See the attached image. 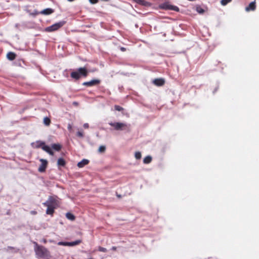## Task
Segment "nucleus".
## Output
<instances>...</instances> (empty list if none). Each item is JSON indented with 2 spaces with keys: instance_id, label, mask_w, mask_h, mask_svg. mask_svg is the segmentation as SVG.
I'll list each match as a JSON object with an SVG mask.
<instances>
[{
  "instance_id": "dca6fc26",
  "label": "nucleus",
  "mask_w": 259,
  "mask_h": 259,
  "mask_svg": "<svg viewBox=\"0 0 259 259\" xmlns=\"http://www.w3.org/2000/svg\"><path fill=\"white\" fill-rule=\"evenodd\" d=\"M57 164L58 166H63L65 164V161L63 158H60L58 159Z\"/></svg>"
},
{
  "instance_id": "bb28decb",
  "label": "nucleus",
  "mask_w": 259,
  "mask_h": 259,
  "mask_svg": "<svg viewBox=\"0 0 259 259\" xmlns=\"http://www.w3.org/2000/svg\"><path fill=\"white\" fill-rule=\"evenodd\" d=\"M196 10L199 14H202L204 12V10L200 7H197Z\"/></svg>"
},
{
  "instance_id": "1a4fd4ad",
  "label": "nucleus",
  "mask_w": 259,
  "mask_h": 259,
  "mask_svg": "<svg viewBox=\"0 0 259 259\" xmlns=\"http://www.w3.org/2000/svg\"><path fill=\"white\" fill-rule=\"evenodd\" d=\"M100 81L99 79H93L89 81L84 82L82 85L85 86L92 87L100 83Z\"/></svg>"
},
{
  "instance_id": "4468645a",
  "label": "nucleus",
  "mask_w": 259,
  "mask_h": 259,
  "mask_svg": "<svg viewBox=\"0 0 259 259\" xmlns=\"http://www.w3.org/2000/svg\"><path fill=\"white\" fill-rule=\"evenodd\" d=\"M53 12V11L52 9L48 8L43 10L42 11H41L40 13L44 15H49L52 14Z\"/></svg>"
},
{
  "instance_id": "ddd939ff",
  "label": "nucleus",
  "mask_w": 259,
  "mask_h": 259,
  "mask_svg": "<svg viewBox=\"0 0 259 259\" xmlns=\"http://www.w3.org/2000/svg\"><path fill=\"white\" fill-rule=\"evenodd\" d=\"M47 207L46 213L48 214H52L54 213V209L55 207L51 206V205H46Z\"/></svg>"
},
{
  "instance_id": "39448f33",
  "label": "nucleus",
  "mask_w": 259,
  "mask_h": 259,
  "mask_svg": "<svg viewBox=\"0 0 259 259\" xmlns=\"http://www.w3.org/2000/svg\"><path fill=\"white\" fill-rule=\"evenodd\" d=\"M43 204L44 205H51V206L56 207L57 206V202L55 197H50Z\"/></svg>"
},
{
  "instance_id": "72a5a7b5",
  "label": "nucleus",
  "mask_w": 259,
  "mask_h": 259,
  "mask_svg": "<svg viewBox=\"0 0 259 259\" xmlns=\"http://www.w3.org/2000/svg\"><path fill=\"white\" fill-rule=\"evenodd\" d=\"M116 247H112V248H111V249H112V250H116Z\"/></svg>"
},
{
  "instance_id": "6e6552de",
  "label": "nucleus",
  "mask_w": 259,
  "mask_h": 259,
  "mask_svg": "<svg viewBox=\"0 0 259 259\" xmlns=\"http://www.w3.org/2000/svg\"><path fill=\"white\" fill-rule=\"evenodd\" d=\"M37 143L38 144L37 147H41L42 149L47 153L51 149L49 146L46 145L44 142L38 141Z\"/></svg>"
},
{
  "instance_id": "c85d7f7f",
  "label": "nucleus",
  "mask_w": 259,
  "mask_h": 259,
  "mask_svg": "<svg viewBox=\"0 0 259 259\" xmlns=\"http://www.w3.org/2000/svg\"><path fill=\"white\" fill-rule=\"evenodd\" d=\"M77 136L79 137H81V138H82L83 137L82 132H80V131H79L77 133Z\"/></svg>"
},
{
  "instance_id": "9d476101",
  "label": "nucleus",
  "mask_w": 259,
  "mask_h": 259,
  "mask_svg": "<svg viewBox=\"0 0 259 259\" xmlns=\"http://www.w3.org/2000/svg\"><path fill=\"white\" fill-rule=\"evenodd\" d=\"M255 9V5L254 2H251L249 5L245 8V11L249 12L250 11H253Z\"/></svg>"
},
{
  "instance_id": "393cba45",
  "label": "nucleus",
  "mask_w": 259,
  "mask_h": 259,
  "mask_svg": "<svg viewBox=\"0 0 259 259\" xmlns=\"http://www.w3.org/2000/svg\"><path fill=\"white\" fill-rule=\"evenodd\" d=\"M114 109H115V110H117V111H122L123 110V108L121 107H120V106H119L118 105H115L114 106Z\"/></svg>"
},
{
  "instance_id": "2eb2a0df",
  "label": "nucleus",
  "mask_w": 259,
  "mask_h": 259,
  "mask_svg": "<svg viewBox=\"0 0 259 259\" xmlns=\"http://www.w3.org/2000/svg\"><path fill=\"white\" fill-rule=\"evenodd\" d=\"M7 58L10 60H13L15 59L16 55L12 52H9L7 55Z\"/></svg>"
},
{
  "instance_id": "c756f323",
  "label": "nucleus",
  "mask_w": 259,
  "mask_h": 259,
  "mask_svg": "<svg viewBox=\"0 0 259 259\" xmlns=\"http://www.w3.org/2000/svg\"><path fill=\"white\" fill-rule=\"evenodd\" d=\"M90 3L92 4H96L97 3L98 0H89Z\"/></svg>"
},
{
  "instance_id": "7ed1b4c3",
  "label": "nucleus",
  "mask_w": 259,
  "mask_h": 259,
  "mask_svg": "<svg viewBox=\"0 0 259 259\" xmlns=\"http://www.w3.org/2000/svg\"><path fill=\"white\" fill-rule=\"evenodd\" d=\"M108 124L114 127V129L116 131H122L125 129L127 125L125 123L119 122H110Z\"/></svg>"
},
{
  "instance_id": "6ab92c4d",
  "label": "nucleus",
  "mask_w": 259,
  "mask_h": 259,
  "mask_svg": "<svg viewBox=\"0 0 259 259\" xmlns=\"http://www.w3.org/2000/svg\"><path fill=\"white\" fill-rule=\"evenodd\" d=\"M152 160V157L150 156H147L144 158L143 162L145 164H148L151 162Z\"/></svg>"
},
{
  "instance_id": "f257e3e1",
  "label": "nucleus",
  "mask_w": 259,
  "mask_h": 259,
  "mask_svg": "<svg viewBox=\"0 0 259 259\" xmlns=\"http://www.w3.org/2000/svg\"><path fill=\"white\" fill-rule=\"evenodd\" d=\"M88 75V71L85 68L80 67L76 70L71 72V77L75 79H78L81 76H87Z\"/></svg>"
},
{
  "instance_id": "2f4dec72",
  "label": "nucleus",
  "mask_w": 259,
  "mask_h": 259,
  "mask_svg": "<svg viewBox=\"0 0 259 259\" xmlns=\"http://www.w3.org/2000/svg\"><path fill=\"white\" fill-rule=\"evenodd\" d=\"M83 127L84 128H88L89 127V124L87 123H85L83 124Z\"/></svg>"
},
{
  "instance_id": "cd10ccee",
  "label": "nucleus",
  "mask_w": 259,
  "mask_h": 259,
  "mask_svg": "<svg viewBox=\"0 0 259 259\" xmlns=\"http://www.w3.org/2000/svg\"><path fill=\"white\" fill-rule=\"evenodd\" d=\"M58 244L59 245L68 246V242H59Z\"/></svg>"
},
{
  "instance_id": "aec40b11",
  "label": "nucleus",
  "mask_w": 259,
  "mask_h": 259,
  "mask_svg": "<svg viewBox=\"0 0 259 259\" xmlns=\"http://www.w3.org/2000/svg\"><path fill=\"white\" fill-rule=\"evenodd\" d=\"M66 217L68 220H71V221H73L75 219L74 215L70 212H67L66 214Z\"/></svg>"
},
{
  "instance_id": "f3484780",
  "label": "nucleus",
  "mask_w": 259,
  "mask_h": 259,
  "mask_svg": "<svg viewBox=\"0 0 259 259\" xmlns=\"http://www.w3.org/2000/svg\"><path fill=\"white\" fill-rule=\"evenodd\" d=\"M80 242H81L80 240H77L75 241L68 242V246H75V245H76L79 244Z\"/></svg>"
},
{
  "instance_id": "4be33fe9",
  "label": "nucleus",
  "mask_w": 259,
  "mask_h": 259,
  "mask_svg": "<svg viewBox=\"0 0 259 259\" xmlns=\"http://www.w3.org/2000/svg\"><path fill=\"white\" fill-rule=\"evenodd\" d=\"M106 150V147L105 146H100L98 149L99 153H104Z\"/></svg>"
},
{
  "instance_id": "f704fd0d",
  "label": "nucleus",
  "mask_w": 259,
  "mask_h": 259,
  "mask_svg": "<svg viewBox=\"0 0 259 259\" xmlns=\"http://www.w3.org/2000/svg\"><path fill=\"white\" fill-rule=\"evenodd\" d=\"M125 50V48H121V51H124Z\"/></svg>"
},
{
  "instance_id": "412c9836",
  "label": "nucleus",
  "mask_w": 259,
  "mask_h": 259,
  "mask_svg": "<svg viewBox=\"0 0 259 259\" xmlns=\"http://www.w3.org/2000/svg\"><path fill=\"white\" fill-rule=\"evenodd\" d=\"M51 123V120L49 118L46 117L44 118V123L47 126L50 125Z\"/></svg>"
},
{
  "instance_id": "7c9ffc66",
  "label": "nucleus",
  "mask_w": 259,
  "mask_h": 259,
  "mask_svg": "<svg viewBox=\"0 0 259 259\" xmlns=\"http://www.w3.org/2000/svg\"><path fill=\"white\" fill-rule=\"evenodd\" d=\"M48 153H49L51 155H54V152L52 151L51 149L48 152Z\"/></svg>"
},
{
  "instance_id": "473e14b6",
  "label": "nucleus",
  "mask_w": 259,
  "mask_h": 259,
  "mask_svg": "<svg viewBox=\"0 0 259 259\" xmlns=\"http://www.w3.org/2000/svg\"><path fill=\"white\" fill-rule=\"evenodd\" d=\"M68 128L69 130H71V126L70 124H69L68 126Z\"/></svg>"
},
{
  "instance_id": "0eeeda50",
  "label": "nucleus",
  "mask_w": 259,
  "mask_h": 259,
  "mask_svg": "<svg viewBox=\"0 0 259 259\" xmlns=\"http://www.w3.org/2000/svg\"><path fill=\"white\" fill-rule=\"evenodd\" d=\"M161 8L165 10H171L178 12L179 9L178 7L169 5L168 4H164L162 5Z\"/></svg>"
},
{
  "instance_id": "20e7f679",
  "label": "nucleus",
  "mask_w": 259,
  "mask_h": 259,
  "mask_svg": "<svg viewBox=\"0 0 259 259\" xmlns=\"http://www.w3.org/2000/svg\"><path fill=\"white\" fill-rule=\"evenodd\" d=\"M64 24V21H60L46 28V31L48 32H52L58 30Z\"/></svg>"
},
{
  "instance_id": "9b49d317",
  "label": "nucleus",
  "mask_w": 259,
  "mask_h": 259,
  "mask_svg": "<svg viewBox=\"0 0 259 259\" xmlns=\"http://www.w3.org/2000/svg\"><path fill=\"white\" fill-rule=\"evenodd\" d=\"M89 162V161L88 159H83L77 163V166L80 168L83 167L84 166L88 164Z\"/></svg>"
},
{
  "instance_id": "423d86ee",
  "label": "nucleus",
  "mask_w": 259,
  "mask_h": 259,
  "mask_svg": "<svg viewBox=\"0 0 259 259\" xmlns=\"http://www.w3.org/2000/svg\"><path fill=\"white\" fill-rule=\"evenodd\" d=\"M39 161L41 162V164L38 168L39 172H43L46 170L48 164V161L44 159H40Z\"/></svg>"
},
{
  "instance_id": "a878e982",
  "label": "nucleus",
  "mask_w": 259,
  "mask_h": 259,
  "mask_svg": "<svg viewBox=\"0 0 259 259\" xmlns=\"http://www.w3.org/2000/svg\"><path fill=\"white\" fill-rule=\"evenodd\" d=\"M99 251L101 252H107V250L106 248L103 247H99L98 248Z\"/></svg>"
},
{
  "instance_id": "b1692460",
  "label": "nucleus",
  "mask_w": 259,
  "mask_h": 259,
  "mask_svg": "<svg viewBox=\"0 0 259 259\" xmlns=\"http://www.w3.org/2000/svg\"><path fill=\"white\" fill-rule=\"evenodd\" d=\"M135 158L137 159H140L141 158V153L140 152H136L135 154Z\"/></svg>"
},
{
  "instance_id": "f03ea898",
  "label": "nucleus",
  "mask_w": 259,
  "mask_h": 259,
  "mask_svg": "<svg viewBox=\"0 0 259 259\" xmlns=\"http://www.w3.org/2000/svg\"><path fill=\"white\" fill-rule=\"evenodd\" d=\"M34 250L36 255L40 257L44 256L47 253V250L46 248L41 246H39L36 243H35Z\"/></svg>"
},
{
  "instance_id": "a211bd4d",
  "label": "nucleus",
  "mask_w": 259,
  "mask_h": 259,
  "mask_svg": "<svg viewBox=\"0 0 259 259\" xmlns=\"http://www.w3.org/2000/svg\"><path fill=\"white\" fill-rule=\"evenodd\" d=\"M52 147L55 150L58 151L61 149V146L59 144H53L52 145Z\"/></svg>"
},
{
  "instance_id": "5701e85b",
  "label": "nucleus",
  "mask_w": 259,
  "mask_h": 259,
  "mask_svg": "<svg viewBox=\"0 0 259 259\" xmlns=\"http://www.w3.org/2000/svg\"><path fill=\"white\" fill-rule=\"evenodd\" d=\"M232 0H221V4L223 6H225L229 3L231 2Z\"/></svg>"
},
{
  "instance_id": "f8f14e48",
  "label": "nucleus",
  "mask_w": 259,
  "mask_h": 259,
  "mask_svg": "<svg viewBox=\"0 0 259 259\" xmlns=\"http://www.w3.org/2000/svg\"><path fill=\"white\" fill-rule=\"evenodd\" d=\"M153 82L154 84L157 86H161L164 84V81L162 79H155Z\"/></svg>"
}]
</instances>
